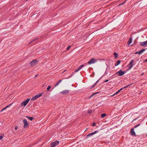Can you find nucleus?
Instances as JSON below:
<instances>
[{
    "label": "nucleus",
    "instance_id": "1",
    "mask_svg": "<svg viewBox=\"0 0 147 147\" xmlns=\"http://www.w3.org/2000/svg\"><path fill=\"white\" fill-rule=\"evenodd\" d=\"M24 124L23 127L25 129H27L29 127V124L26 119H24L23 120Z\"/></svg>",
    "mask_w": 147,
    "mask_h": 147
},
{
    "label": "nucleus",
    "instance_id": "2",
    "mask_svg": "<svg viewBox=\"0 0 147 147\" xmlns=\"http://www.w3.org/2000/svg\"><path fill=\"white\" fill-rule=\"evenodd\" d=\"M97 60L96 59L94 58L91 59L88 62V63L89 64H91L94 63L96 62Z\"/></svg>",
    "mask_w": 147,
    "mask_h": 147
},
{
    "label": "nucleus",
    "instance_id": "3",
    "mask_svg": "<svg viewBox=\"0 0 147 147\" xmlns=\"http://www.w3.org/2000/svg\"><path fill=\"white\" fill-rule=\"evenodd\" d=\"M42 95V93H40V94H37L33 97L31 99V100H36L39 97H40V96H41Z\"/></svg>",
    "mask_w": 147,
    "mask_h": 147
},
{
    "label": "nucleus",
    "instance_id": "4",
    "mask_svg": "<svg viewBox=\"0 0 147 147\" xmlns=\"http://www.w3.org/2000/svg\"><path fill=\"white\" fill-rule=\"evenodd\" d=\"M38 63V61L37 60L35 59L31 61L30 63V64L31 66H34L36 65Z\"/></svg>",
    "mask_w": 147,
    "mask_h": 147
},
{
    "label": "nucleus",
    "instance_id": "5",
    "mask_svg": "<svg viewBox=\"0 0 147 147\" xmlns=\"http://www.w3.org/2000/svg\"><path fill=\"white\" fill-rule=\"evenodd\" d=\"M59 143V141H56L52 142L51 144V147H54L57 145Z\"/></svg>",
    "mask_w": 147,
    "mask_h": 147
},
{
    "label": "nucleus",
    "instance_id": "6",
    "mask_svg": "<svg viewBox=\"0 0 147 147\" xmlns=\"http://www.w3.org/2000/svg\"><path fill=\"white\" fill-rule=\"evenodd\" d=\"M29 100L30 99H28L24 101L21 104V105L22 106H25L29 102Z\"/></svg>",
    "mask_w": 147,
    "mask_h": 147
},
{
    "label": "nucleus",
    "instance_id": "7",
    "mask_svg": "<svg viewBox=\"0 0 147 147\" xmlns=\"http://www.w3.org/2000/svg\"><path fill=\"white\" fill-rule=\"evenodd\" d=\"M125 73V72L121 70L117 71L116 74H118L119 76H121L123 75Z\"/></svg>",
    "mask_w": 147,
    "mask_h": 147
},
{
    "label": "nucleus",
    "instance_id": "8",
    "mask_svg": "<svg viewBox=\"0 0 147 147\" xmlns=\"http://www.w3.org/2000/svg\"><path fill=\"white\" fill-rule=\"evenodd\" d=\"M134 62V60H131L130 62L129 63L128 65V66L129 67V69H131L132 68V67L133 66V63Z\"/></svg>",
    "mask_w": 147,
    "mask_h": 147
},
{
    "label": "nucleus",
    "instance_id": "9",
    "mask_svg": "<svg viewBox=\"0 0 147 147\" xmlns=\"http://www.w3.org/2000/svg\"><path fill=\"white\" fill-rule=\"evenodd\" d=\"M140 44L141 46L142 47H145L147 46V40L140 42Z\"/></svg>",
    "mask_w": 147,
    "mask_h": 147
},
{
    "label": "nucleus",
    "instance_id": "10",
    "mask_svg": "<svg viewBox=\"0 0 147 147\" xmlns=\"http://www.w3.org/2000/svg\"><path fill=\"white\" fill-rule=\"evenodd\" d=\"M97 132H98V131H94L93 132H92V133H91L90 134L87 135V137H90V136H92L93 134H96Z\"/></svg>",
    "mask_w": 147,
    "mask_h": 147
},
{
    "label": "nucleus",
    "instance_id": "11",
    "mask_svg": "<svg viewBox=\"0 0 147 147\" xmlns=\"http://www.w3.org/2000/svg\"><path fill=\"white\" fill-rule=\"evenodd\" d=\"M84 66V65H80V66H79V67L76 69L75 71V72H77V71H79L82 67H83Z\"/></svg>",
    "mask_w": 147,
    "mask_h": 147
},
{
    "label": "nucleus",
    "instance_id": "12",
    "mask_svg": "<svg viewBox=\"0 0 147 147\" xmlns=\"http://www.w3.org/2000/svg\"><path fill=\"white\" fill-rule=\"evenodd\" d=\"M84 66V65H80V66H79V67L76 69L75 71V72H77V71H79L82 67H83Z\"/></svg>",
    "mask_w": 147,
    "mask_h": 147
},
{
    "label": "nucleus",
    "instance_id": "13",
    "mask_svg": "<svg viewBox=\"0 0 147 147\" xmlns=\"http://www.w3.org/2000/svg\"><path fill=\"white\" fill-rule=\"evenodd\" d=\"M134 129H131V135L134 136H136V134L135 132L134 131Z\"/></svg>",
    "mask_w": 147,
    "mask_h": 147
},
{
    "label": "nucleus",
    "instance_id": "14",
    "mask_svg": "<svg viewBox=\"0 0 147 147\" xmlns=\"http://www.w3.org/2000/svg\"><path fill=\"white\" fill-rule=\"evenodd\" d=\"M132 42V39L131 38H129L127 43L129 45Z\"/></svg>",
    "mask_w": 147,
    "mask_h": 147
},
{
    "label": "nucleus",
    "instance_id": "15",
    "mask_svg": "<svg viewBox=\"0 0 147 147\" xmlns=\"http://www.w3.org/2000/svg\"><path fill=\"white\" fill-rule=\"evenodd\" d=\"M69 91L68 90H66L62 91L61 93L63 94H65L68 93L69 92Z\"/></svg>",
    "mask_w": 147,
    "mask_h": 147
},
{
    "label": "nucleus",
    "instance_id": "16",
    "mask_svg": "<svg viewBox=\"0 0 147 147\" xmlns=\"http://www.w3.org/2000/svg\"><path fill=\"white\" fill-rule=\"evenodd\" d=\"M62 82V80H59L58 82L55 85V86H57L59 85V84Z\"/></svg>",
    "mask_w": 147,
    "mask_h": 147
},
{
    "label": "nucleus",
    "instance_id": "17",
    "mask_svg": "<svg viewBox=\"0 0 147 147\" xmlns=\"http://www.w3.org/2000/svg\"><path fill=\"white\" fill-rule=\"evenodd\" d=\"M123 89V88H121L120 90H118L115 94H114L113 95H112V96H115L116 94H117L119 93L120 91H121Z\"/></svg>",
    "mask_w": 147,
    "mask_h": 147
},
{
    "label": "nucleus",
    "instance_id": "18",
    "mask_svg": "<svg viewBox=\"0 0 147 147\" xmlns=\"http://www.w3.org/2000/svg\"><path fill=\"white\" fill-rule=\"evenodd\" d=\"M120 61L119 60H118L117 61V62H116V63H115V66H117V65H118L119 64H120Z\"/></svg>",
    "mask_w": 147,
    "mask_h": 147
},
{
    "label": "nucleus",
    "instance_id": "19",
    "mask_svg": "<svg viewBox=\"0 0 147 147\" xmlns=\"http://www.w3.org/2000/svg\"><path fill=\"white\" fill-rule=\"evenodd\" d=\"M26 117L31 121H32L33 118L32 117L26 116Z\"/></svg>",
    "mask_w": 147,
    "mask_h": 147
},
{
    "label": "nucleus",
    "instance_id": "20",
    "mask_svg": "<svg viewBox=\"0 0 147 147\" xmlns=\"http://www.w3.org/2000/svg\"><path fill=\"white\" fill-rule=\"evenodd\" d=\"M145 50V49H142L139 52H138V54H141L143 52H144V51Z\"/></svg>",
    "mask_w": 147,
    "mask_h": 147
},
{
    "label": "nucleus",
    "instance_id": "21",
    "mask_svg": "<svg viewBox=\"0 0 147 147\" xmlns=\"http://www.w3.org/2000/svg\"><path fill=\"white\" fill-rule=\"evenodd\" d=\"M114 56L116 58H117V57H118V55L117 54V53H114Z\"/></svg>",
    "mask_w": 147,
    "mask_h": 147
},
{
    "label": "nucleus",
    "instance_id": "22",
    "mask_svg": "<svg viewBox=\"0 0 147 147\" xmlns=\"http://www.w3.org/2000/svg\"><path fill=\"white\" fill-rule=\"evenodd\" d=\"M106 115H107L106 114L103 113L101 115V117L102 118H103V117H105Z\"/></svg>",
    "mask_w": 147,
    "mask_h": 147
},
{
    "label": "nucleus",
    "instance_id": "23",
    "mask_svg": "<svg viewBox=\"0 0 147 147\" xmlns=\"http://www.w3.org/2000/svg\"><path fill=\"white\" fill-rule=\"evenodd\" d=\"M92 110H88V113L89 114H91L92 113Z\"/></svg>",
    "mask_w": 147,
    "mask_h": 147
},
{
    "label": "nucleus",
    "instance_id": "24",
    "mask_svg": "<svg viewBox=\"0 0 147 147\" xmlns=\"http://www.w3.org/2000/svg\"><path fill=\"white\" fill-rule=\"evenodd\" d=\"M4 137L3 135H0V140L2 139Z\"/></svg>",
    "mask_w": 147,
    "mask_h": 147
},
{
    "label": "nucleus",
    "instance_id": "25",
    "mask_svg": "<svg viewBox=\"0 0 147 147\" xmlns=\"http://www.w3.org/2000/svg\"><path fill=\"white\" fill-rule=\"evenodd\" d=\"M51 88V86L50 85L47 88V90H49Z\"/></svg>",
    "mask_w": 147,
    "mask_h": 147
},
{
    "label": "nucleus",
    "instance_id": "26",
    "mask_svg": "<svg viewBox=\"0 0 147 147\" xmlns=\"http://www.w3.org/2000/svg\"><path fill=\"white\" fill-rule=\"evenodd\" d=\"M18 129V127L17 126H16L15 127V129L16 130H17Z\"/></svg>",
    "mask_w": 147,
    "mask_h": 147
},
{
    "label": "nucleus",
    "instance_id": "27",
    "mask_svg": "<svg viewBox=\"0 0 147 147\" xmlns=\"http://www.w3.org/2000/svg\"><path fill=\"white\" fill-rule=\"evenodd\" d=\"M9 105H8L6 107H5L2 110V111H3V110L7 108L9 106Z\"/></svg>",
    "mask_w": 147,
    "mask_h": 147
},
{
    "label": "nucleus",
    "instance_id": "28",
    "mask_svg": "<svg viewBox=\"0 0 147 147\" xmlns=\"http://www.w3.org/2000/svg\"><path fill=\"white\" fill-rule=\"evenodd\" d=\"M70 47H71V46H68L67 48V50H68L69 49H70Z\"/></svg>",
    "mask_w": 147,
    "mask_h": 147
},
{
    "label": "nucleus",
    "instance_id": "29",
    "mask_svg": "<svg viewBox=\"0 0 147 147\" xmlns=\"http://www.w3.org/2000/svg\"><path fill=\"white\" fill-rule=\"evenodd\" d=\"M95 123H93V126H94L95 125Z\"/></svg>",
    "mask_w": 147,
    "mask_h": 147
},
{
    "label": "nucleus",
    "instance_id": "30",
    "mask_svg": "<svg viewBox=\"0 0 147 147\" xmlns=\"http://www.w3.org/2000/svg\"><path fill=\"white\" fill-rule=\"evenodd\" d=\"M108 81H109V80H105V82H108Z\"/></svg>",
    "mask_w": 147,
    "mask_h": 147
},
{
    "label": "nucleus",
    "instance_id": "31",
    "mask_svg": "<svg viewBox=\"0 0 147 147\" xmlns=\"http://www.w3.org/2000/svg\"><path fill=\"white\" fill-rule=\"evenodd\" d=\"M129 85H128V86H126L125 87H124V88H125L127 87H128V86H129Z\"/></svg>",
    "mask_w": 147,
    "mask_h": 147
},
{
    "label": "nucleus",
    "instance_id": "32",
    "mask_svg": "<svg viewBox=\"0 0 147 147\" xmlns=\"http://www.w3.org/2000/svg\"><path fill=\"white\" fill-rule=\"evenodd\" d=\"M144 61L145 62H147V59H146V60H145Z\"/></svg>",
    "mask_w": 147,
    "mask_h": 147
},
{
    "label": "nucleus",
    "instance_id": "33",
    "mask_svg": "<svg viewBox=\"0 0 147 147\" xmlns=\"http://www.w3.org/2000/svg\"><path fill=\"white\" fill-rule=\"evenodd\" d=\"M137 53H138V52H136V53H135V54H137Z\"/></svg>",
    "mask_w": 147,
    "mask_h": 147
},
{
    "label": "nucleus",
    "instance_id": "34",
    "mask_svg": "<svg viewBox=\"0 0 147 147\" xmlns=\"http://www.w3.org/2000/svg\"><path fill=\"white\" fill-rule=\"evenodd\" d=\"M86 129V130L87 129Z\"/></svg>",
    "mask_w": 147,
    "mask_h": 147
},
{
    "label": "nucleus",
    "instance_id": "35",
    "mask_svg": "<svg viewBox=\"0 0 147 147\" xmlns=\"http://www.w3.org/2000/svg\"><path fill=\"white\" fill-rule=\"evenodd\" d=\"M86 129V130L87 129Z\"/></svg>",
    "mask_w": 147,
    "mask_h": 147
}]
</instances>
